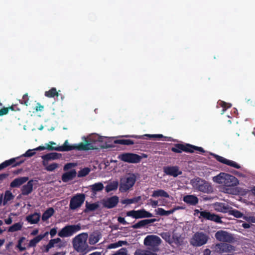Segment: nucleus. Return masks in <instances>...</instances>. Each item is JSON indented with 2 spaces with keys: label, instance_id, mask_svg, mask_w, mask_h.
Segmentation results:
<instances>
[{
  "label": "nucleus",
  "instance_id": "obj_26",
  "mask_svg": "<svg viewBox=\"0 0 255 255\" xmlns=\"http://www.w3.org/2000/svg\"><path fill=\"white\" fill-rule=\"evenodd\" d=\"M48 234V232H46L43 235H39L31 240L29 243V246L30 247H34L43 238L46 237Z\"/></svg>",
  "mask_w": 255,
  "mask_h": 255
},
{
  "label": "nucleus",
  "instance_id": "obj_22",
  "mask_svg": "<svg viewBox=\"0 0 255 255\" xmlns=\"http://www.w3.org/2000/svg\"><path fill=\"white\" fill-rule=\"evenodd\" d=\"M119 202V198L114 196L108 198L105 202V207H115Z\"/></svg>",
  "mask_w": 255,
  "mask_h": 255
},
{
  "label": "nucleus",
  "instance_id": "obj_21",
  "mask_svg": "<svg viewBox=\"0 0 255 255\" xmlns=\"http://www.w3.org/2000/svg\"><path fill=\"white\" fill-rule=\"evenodd\" d=\"M33 182V180H30L26 185L22 186L21 191L23 195H27L32 191Z\"/></svg>",
  "mask_w": 255,
  "mask_h": 255
},
{
  "label": "nucleus",
  "instance_id": "obj_43",
  "mask_svg": "<svg viewBox=\"0 0 255 255\" xmlns=\"http://www.w3.org/2000/svg\"><path fill=\"white\" fill-rule=\"evenodd\" d=\"M134 255H156L154 253H153L148 251L138 250L136 251L134 253Z\"/></svg>",
  "mask_w": 255,
  "mask_h": 255
},
{
  "label": "nucleus",
  "instance_id": "obj_12",
  "mask_svg": "<svg viewBox=\"0 0 255 255\" xmlns=\"http://www.w3.org/2000/svg\"><path fill=\"white\" fill-rule=\"evenodd\" d=\"M163 170L165 174L174 177H177L182 173V171L179 170V168L177 166H165L163 167Z\"/></svg>",
  "mask_w": 255,
  "mask_h": 255
},
{
  "label": "nucleus",
  "instance_id": "obj_63",
  "mask_svg": "<svg viewBox=\"0 0 255 255\" xmlns=\"http://www.w3.org/2000/svg\"><path fill=\"white\" fill-rule=\"evenodd\" d=\"M125 136V137H134V138H136L137 139H140V138H142L143 136L133 135H126Z\"/></svg>",
  "mask_w": 255,
  "mask_h": 255
},
{
  "label": "nucleus",
  "instance_id": "obj_46",
  "mask_svg": "<svg viewBox=\"0 0 255 255\" xmlns=\"http://www.w3.org/2000/svg\"><path fill=\"white\" fill-rule=\"evenodd\" d=\"M60 241H61V239L60 238H56V239H52L49 241V242L48 243V244L47 245H48L49 248H52L54 246V245L56 244L59 243Z\"/></svg>",
  "mask_w": 255,
  "mask_h": 255
},
{
  "label": "nucleus",
  "instance_id": "obj_45",
  "mask_svg": "<svg viewBox=\"0 0 255 255\" xmlns=\"http://www.w3.org/2000/svg\"><path fill=\"white\" fill-rule=\"evenodd\" d=\"M58 167V164L57 163H53L52 164H49L48 166H46L45 167V169L48 171H53Z\"/></svg>",
  "mask_w": 255,
  "mask_h": 255
},
{
  "label": "nucleus",
  "instance_id": "obj_17",
  "mask_svg": "<svg viewBox=\"0 0 255 255\" xmlns=\"http://www.w3.org/2000/svg\"><path fill=\"white\" fill-rule=\"evenodd\" d=\"M238 184L239 181L236 177L227 173V176L223 185L226 187H233L237 186Z\"/></svg>",
  "mask_w": 255,
  "mask_h": 255
},
{
  "label": "nucleus",
  "instance_id": "obj_58",
  "mask_svg": "<svg viewBox=\"0 0 255 255\" xmlns=\"http://www.w3.org/2000/svg\"><path fill=\"white\" fill-rule=\"evenodd\" d=\"M85 207H86V208H88V207L96 208V207H99V205L98 204H96V203H93V204H89L88 202H86Z\"/></svg>",
  "mask_w": 255,
  "mask_h": 255
},
{
  "label": "nucleus",
  "instance_id": "obj_44",
  "mask_svg": "<svg viewBox=\"0 0 255 255\" xmlns=\"http://www.w3.org/2000/svg\"><path fill=\"white\" fill-rule=\"evenodd\" d=\"M21 227L22 225L20 223H15L9 228L8 231L11 232H15L20 230Z\"/></svg>",
  "mask_w": 255,
  "mask_h": 255
},
{
  "label": "nucleus",
  "instance_id": "obj_16",
  "mask_svg": "<svg viewBox=\"0 0 255 255\" xmlns=\"http://www.w3.org/2000/svg\"><path fill=\"white\" fill-rule=\"evenodd\" d=\"M189 143L182 144V143H176L174 144V146L171 148V150L175 153H180L182 151L189 153L191 150L189 149Z\"/></svg>",
  "mask_w": 255,
  "mask_h": 255
},
{
  "label": "nucleus",
  "instance_id": "obj_6",
  "mask_svg": "<svg viewBox=\"0 0 255 255\" xmlns=\"http://www.w3.org/2000/svg\"><path fill=\"white\" fill-rule=\"evenodd\" d=\"M191 182L194 186L196 187L198 190L201 192L208 193L212 189V187L208 182L204 180L201 179L199 177L196 178L195 181L192 180Z\"/></svg>",
  "mask_w": 255,
  "mask_h": 255
},
{
  "label": "nucleus",
  "instance_id": "obj_9",
  "mask_svg": "<svg viewBox=\"0 0 255 255\" xmlns=\"http://www.w3.org/2000/svg\"><path fill=\"white\" fill-rule=\"evenodd\" d=\"M85 200V195L84 194H77L73 196L70 200L69 207H80Z\"/></svg>",
  "mask_w": 255,
  "mask_h": 255
},
{
  "label": "nucleus",
  "instance_id": "obj_38",
  "mask_svg": "<svg viewBox=\"0 0 255 255\" xmlns=\"http://www.w3.org/2000/svg\"><path fill=\"white\" fill-rule=\"evenodd\" d=\"M54 213L53 208H49L43 214L42 219L43 221H46L49 219Z\"/></svg>",
  "mask_w": 255,
  "mask_h": 255
},
{
  "label": "nucleus",
  "instance_id": "obj_37",
  "mask_svg": "<svg viewBox=\"0 0 255 255\" xmlns=\"http://www.w3.org/2000/svg\"><path fill=\"white\" fill-rule=\"evenodd\" d=\"M174 209L165 211L163 208H157L156 213L161 216H168L174 212Z\"/></svg>",
  "mask_w": 255,
  "mask_h": 255
},
{
  "label": "nucleus",
  "instance_id": "obj_3",
  "mask_svg": "<svg viewBox=\"0 0 255 255\" xmlns=\"http://www.w3.org/2000/svg\"><path fill=\"white\" fill-rule=\"evenodd\" d=\"M136 180V177L133 173H129L122 178L120 180V190L122 192H126L131 188Z\"/></svg>",
  "mask_w": 255,
  "mask_h": 255
},
{
  "label": "nucleus",
  "instance_id": "obj_31",
  "mask_svg": "<svg viewBox=\"0 0 255 255\" xmlns=\"http://www.w3.org/2000/svg\"><path fill=\"white\" fill-rule=\"evenodd\" d=\"M40 215L35 213L27 217L26 219L30 224H36L38 222L40 219Z\"/></svg>",
  "mask_w": 255,
  "mask_h": 255
},
{
  "label": "nucleus",
  "instance_id": "obj_36",
  "mask_svg": "<svg viewBox=\"0 0 255 255\" xmlns=\"http://www.w3.org/2000/svg\"><path fill=\"white\" fill-rule=\"evenodd\" d=\"M91 187L93 192L95 193L96 192L102 191L104 188V186L102 183L99 182L92 185Z\"/></svg>",
  "mask_w": 255,
  "mask_h": 255
},
{
  "label": "nucleus",
  "instance_id": "obj_59",
  "mask_svg": "<svg viewBox=\"0 0 255 255\" xmlns=\"http://www.w3.org/2000/svg\"><path fill=\"white\" fill-rule=\"evenodd\" d=\"M44 107L40 105V103H37V106L35 107V110L36 111H41L43 110Z\"/></svg>",
  "mask_w": 255,
  "mask_h": 255
},
{
  "label": "nucleus",
  "instance_id": "obj_48",
  "mask_svg": "<svg viewBox=\"0 0 255 255\" xmlns=\"http://www.w3.org/2000/svg\"><path fill=\"white\" fill-rule=\"evenodd\" d=\"M28 100H29V98H28L27 94H25L22 97V99L21 100H19V103L21 104H23V105H24L27 106Z\"/></svg>",
  "mask_w": 255,
  "mask_h": 255
},
{
  "label": "nucleus",
  "instance_id": "obj_56",
  "mask_svg": "<svg viewBox=\"0 0 255 255\" xmlns=\"http://www.w3.org/2000/svg\"><path fill=\"white\" fill-rule=\"evenodd\" d=\"M57 233V228H54L51 229L49 232V234L50 235L51 237H53Z\"/></svg>",
  "mask_w": 255,
  "mask_h": 255
},
{
  "label": "nucleus",
  "instance_id": "obj_8",
  "mask_svg": "<svg viewBox=\"0 0 255 255\" xmlns=\"http://www.w3.org/2000/svg\"><path fill=\"white\" fill-rule=\"evenodd\" d=\"M194 215L199 218H204L211 221H215L216 223H221V220L219 216L206 211H200L199 210H195Z\"/></svg>",
  "mask_w": 255,
  "mask_h": 255
},
{
  "label": "nucleus",
  "instance_id": "obj_51",
  "mask_svg": "<svg viewBox=\"0 0 255 255\" xmlns=\"http://www.w3.org/2000/svg\"><path fill=\"white\" fill-rule=\"evenodd\" d=\"M221 106L223 107V112H224L227 109L231 108L232 107V104L230 103H227L223 101H221Z\"/></svg>",
  "mask_w": 255,
  "mask_h": 255
},
{
  "label": "nucleus",
  "instance_id": "obj_29",
  "mask_svg": "<svg viewBox=\"0 0 255 255\" xmlns=\"http://www.w3.org/2000/svg\"><path fill=\"white\" fill-rule=\"evenodd\" d=\"M100 239V235L98 233H94L90 235L89 243L90 245H95L99 241Z\"/></svg>",
  "mask_w": 255,
  "mask_h": 255
},
{
  "label": "nucleus",
  "instance_id": "obj_11",
  "mask_svg": "<svg viewBox=\"0 0 255 255\" xmlns=\"http://www.w3.org/2000/svg\"><path fill=\"white\" fill-rule=\"evenodd\" d=\"M161 242L159 237L156 235L147 236L144 240V244L146 246L154 248L158 246Z\"/></svg>",
  "mask_w": 255,
  "mask_h": 255
},
{
  "label": "nucleus",
  "instance_id": "obj_15",
  "mask_svg": "<svg viewBox=\"0 0 255 255\" xmlns=\"http://www.w3.org/2000/svg\"><path fill=\"white\" fill-rule=\"evenodd\" d=\"M215 237L219 241L231 242L233 240L231 235L225 231H219L215 234Z\"/></svg>",
  "mask_w": 255,
  "mask_h": 255
},
{
  "label": "nucleus",
  "instance_id": "obj_53",
  "mask_svg": "<svg viewBox=\"0 0 255 255\" xmlns=\"http://www.w3.org/2000/svg\"><path fill=\"white\" fill-rule=\"evenodd\" d=\"M8 110H11L12 111L16 112L20 111V109L18 108V105L17 104L12 105L11 106L8 107Z\"/></svg>",
  "mask_w": 255,
  "mask_h": 255
},
{
  "label": "nucleus",
  "instance_id": "obj_2",
  "mask_svg": "<svg viewBox=\"0 0 255 255\" xmlns=\"http://www.w3.org/2000/svg\"><path fill=\"white\" fill-rule=\"evenodd\" d=\"M88 238V234L86 233H83L76 236L72 240L74 249L81 253L89 252L90 249L87 242Z\"/></svg>",
  "mask_w": 255,
  "mask_h": 255
},
{
  "label": "nucleus",
  "instance_id": "obj_39",
  "mask_svg": "<svg viewBox=\"0 0 255 255\" xmlns=\"http://www.w3.org/2000/svg\"><path fill=\"white\" fill-rule=\"evenodd\" d=\"M91 169L89 167H84L78 171L77 176L78 177H83L87 175Z\"/></svg>",
  "mask_w": 255,
  "mask_h": 255
},
{
  "label": "nucleus",
  "instance_id": "obj_25",
  "mask_svg": "<svg viewBox=\"0 0 255 255\" xmlns=\"http://www.w3.org/2000/svg\"><path fill=\"white\" fill-rule=\"evenodd\" d=\"M183 201L190 205L195 206L198 202V198L194 195H186L184 197Z\"/></svg>",
  "mask_w": 255,
  "mask_h": 255
},
{
  "label": "nucleus",
  "instance_id": "obj_14",
  "mask_svg": "<svg viewBox=\"0 0 255 255\" xmlns=\"http://www.w3.org/2000/svg\"><path fill=\"white\" fill-rule=\"evenodd\" d=\"M214 156L218 161L222 163L228 165L231 167H233L236 169L241 168V166L234 161L227 159L221 156L216 154H214Z\"/></svg>",
  "mask_w": 255,
  "mask_h": 255
},
{
  "label": "nucleus",
  "instance_id": "obj_23",
  "mask_svg": "<svg viewBox=\"0 0 255 255\" xmlns=\"http://www.w3.org/2000/svg\"><path fill=\"white\" fill-rule=\"evenodd\" d=\"M14 196L10 191H6L4 197L1 194L0 196V204L2 203L3 205H5L7 202L12 200Z\"/></svg>",
  "mask_w": 255,
  "mask_h": 255
},
{
  "label": "nucleus",
  "instance_id": "obj_57",
  "mask_svg": "<svg viewBox=\"0 0 255 255\" xmlns=\"http://www.w3.org/2000/svg\"><path fill=\"white\" fill-rule=\"evenodd\" d=\"M9 176L8 173H2L0 174V181H3Z\"/></svg>",
  "mask_w": 255,
  "mask_h": 255
},
{
  "label": "nucleus",
  "instance_id": "obj_62",
  "mask_svg": "<svg viewBox=\"0 0 255 255\" xmlns=\"http://www.w3.org/2000/svg\"><path fill=\"white\" fill-rule=\"evenodd\" d=\"M211 254V251L209 249H206L203 252V255H210Z\"/></svg>",
  "mask_w": 255,
  "mask_h": 255
},
{
  "label": "nucleus",
  "instance_id": "obj_60",
  "mask_svg": "<svg viewBox=\"0 0 255 255\" xmlns=\"http://www.w3.org/2000/svg\"><path fill=\"white\" fill-rule=\"evenodd\" d=\"M162 237L163 238L165 239L167 241H169L170 238V236H169L167 233H163L162 235Z\"/></svg>",
  "mask_w": 255,
  "mask_h": 255
},
{
  "label": "nucleus",
  "instance_id": "obj_20",
  "mask_svg": "<svg viewBox=\"0 0 255 255\" xmlns=\"http://www.w3.org/2000/svg\"><path fill=\"white\" fill-rule=\"evenodd\" d=\"M29 179L28 177H20L14 179L10 184L11 188H17L23 183H25Z\"/></svg>",
  "mask_w": 255,
  "mask_h": 255
},
{
  "label": "nucleus",
  "instance_id": "obj_34",
  "mask_svg": "<svg viewBox=\"0 0 255 255\" xmlns=\"http://www.w3.org/2000/svg\"><path fill=\"white\" fill-rule=\"evenodd\" d=\"M25 240V238L24 237H21L18 241L17 245L16 247L20 251H23L26 250L25 244H24Z\"/></svg>",
  "mask_w": 255,
  "mask_h": 255
},
{
  "label": "nucleus",
  "instance_id": "obj_7",
  "mask_svg": "<svg viewBox=\"0 0 255 255\" xmlns=\"http://www.w3.org/2000/svg\"><path fill=\"white\" fill-rule=\"evenodd\" d=\"M208 240V237L203 233H197L191 239L190 243L194 246H201L205 244Z\"/></svg>",
  "mask_w": 255,
  "mask_h": 255
},
{
  "label": "nucleus",
  "instance_id": "obj_64",
  "mask_svg": "<svg viewBox=\"0 0 255 255\" xmlns=\"http://www.w3.org/2000/svg\"><path fill=\"white\" fill-rule=\"evenodd\" d=\"M246 220L248 221H250L253 223H255V218L254 217H249L246 218Z\"/></svg>",
  "mask_w": 255,
  "mask_h": 255
},
{
  "label": "nucleus",
  "instance_id": "obj_4",
  "mask_svg": "<svg viewBox=\"0 0 255 255\" xmlns=\"http://www.w3.org/2000/svg\"><path fill=\"white\" fill-rule=\"evenodd\" d=\"M118 159L125 162L138 163L140 162L142 157L135 153L128 152L120 154Z\"/></svg>",
  "mask_w": 255,
  "mask_h": 255
},
{
  "label": "nucleus",
  "instance_id": "obj_5",
  "mask_svg": "<svg viewBox=\"0 0 255 255\" xmlns=\"http://www.w3.org/2000/svg\"><path fill=\"white\" fill-rule=\"evenodd\" d=\"M80 230V225L67 226L59 232L58 236L61 238L70 237Z\"/></svg>",
  "mask_w": 255,
  "mask_h": 255
},
{
  "label": "nucleus",
  "instance_id": "obj_49",
  "mask_svg": "<svg viewBox=\"0 0 255 255\" xmlns=\"http://www.w3.org/2000/svg\"><path fill=\"white\" fill-rule=\"evenodd\" d=\"M36 152H35V150L33 149H28L26 151V152L23 154L22 156L23 157H31L35 154Z\"/></svg>",
  "mask_w": 255,
  "mask_h": 255
},
{
  "label": "nucleus",
  "instance_id": "obj_35",
  "mask_svg": "<svg viewBox=\"0 0 255 255\" xmlns=\"http://www.w3.org/2000/svg\"><path fill=\"white\" fill-rule=\"evenodd\" d=\"M118 182H113V183L108 184L106 187L105 190L107 192H109L116 190L118 188Z\"/></svg>",
  "mask_w": 255,
  "mask_h": 255
},
{
  "label": "nucleus",
  "instance_id": "obj_33",
  "mask_svg": "<svg viewBox=\"0 0 255 255\" xmlns=\"http://www.w3.org/2000/svg\"><path fill=\"white\" fill-rule=\"evenodd\" d=\"M44 95L48 98H54L58 96V93L55 88H52L49 91H45Z\"/></svg>",
  "mask_w": 255,
  "mask_h": 255
},
{
  "label": "nucleus",
  "instance_id": "obj_42",
  "mask_svg": "<svg viewBox=\"0 0 255 255\" xmlns=\"http://www.w3.org/2000/svg\"><path fill=\"white\" fill-rule=\"evenodd\" d=\"M126 242L120 241L117 243L111 244L108 246V249H116L126 244Z\"/></svg>",
  "mask_w": 255,
  "mask_h": 255
},
{
  "label": "nucleus",
  "instance_id": "obj_47",
  "mask_svg": "<svg viewBox=\"0 0 255 255\" xmlns=\"http://www.w3.org/2000/svg\"><path fill=\"white\" fill-rule=\"evenodd\" d=\"M229 214L230 215H233L236 218H240L243 215L242 213L236 210H232L229 211Z\"/></svg>",
  "mask_w": 255,
  "mask_h": 255
},
{
  "label": "nucleus",
  "instance_id": "obj_27",
  "mask_svg": "<svg viewBox=\"0 0 255 255\" xmlns=\"http://www.w3.org/2000/svg\"><path fill=\"white\" fill-rule=\"evenodd\" d=\"M227 176V173H224V172H221L218 175L214 176L213 178V181L218 183V184H224V183H225V180Z\"/></svg>",
  "mask_w": 255,
  "mask_h": 255
},
{
  "label": "nucleus",
  "instance_id": "obj_52",
  "mask_svg": "<svg viewBox=\"0 0 255 255\" xmlns=\"http://www.w3.org/2000/svg\"><path fill=\"white\" fill-rule=\"evenodd\" d=\"M75 165H76L75 163H68L64 165V166L63 167V170L65 171H67L69 169H71L72 167H74V166H75Z\"/></svg>",
  "mask_w": 255,
  "mask_h": 255
},
{
  "label": "nucleus",
  "instance_id": "obj_55",
  "mask_svg": "<svg viewBox=\"0 0 255 255\" xmlns=\"http://www.w3.org/2000/svg\"><path fill=\"white\" fill-rule=\"evenodd\" d=\"M143 136H148L149 137H158L161 138L163 137L162 134H145Z\"/></svg>",
  "mask_w": 255,
  "mask_h": 255
},
{
  "label": "nucleus",
  "instance_id": "obj_1",
  "mask_svg": "<svg viewBox=\"0 0 255 255\" xmlns=\"http://www.w3.org/2000/svg\"><path fill=\"white\" fill-rule=\"evenodd\" d=\"M94 145L91 143L80 142L78 144H69L68 140H66L64 144L61 146L57 147L52 146L51 145L47 144L46 147L39 146L34 149L35 150L42 151L46 149L49 150H56L59 151H69L72 150L78 151L88 150L96 149Z\"/></svg>",
  "mask_w": 255,
  "mask_h": 255
},
{
  "label": "nucleus",
  "instance_id": "obj_30",
  "mask_svg": "<svg viewBox=\"0 0 255 255\" xmlns=\"http://www.w3.org/2000/svg\"><path fill=\"white\" fill-rule=\"evenodd\" d=\"M141 197L140 196L135 197L134 198H132L131 199H124L122 201L123 204H125L127 205L133 204V203H137L141 201Z\"/></svg>",
  "mask_w": 255,
  "mask_h": 255
},
{
  "label": "nucleus",
  "instance_id": "obj_32",
  "mask_svg": "<svg viewBox=\"0 0 255 255\" xmlns=\"http://www.w3.org/2000/svg\"><path fill=\"white\" fill-rule=\"evenodd\" d=\"M114 143L116 144H120L127 145H133L134 143L133 140L128 139H116L114 141Z\"/></svg>",
  "mask_w": 255,
  "mask_h": 255
},
{
  "label": "nucleus",
  "instance_id": "obj_50",
  "mask_svg": "<svg viewBox=\"0 0 255 255\" xmlns=\"http://www.w3.org/2000/svg\"><path fill=\"white\" fill-rule=\"evenodd\" d=\"M112 255H128V251L126 249L122 248L117 251L115 254Z\"/></svg>",
  "mask_w": 255,
  "mask_h": 255
},
{
  "label": "nucleus",
  "instance_id": "obj_19",
  "mask_svg": "<svg viewBox=\"0 0 255 255\" xmlns=\"http://www.w3.org/2000/svg\"><path fill=\"white\" fill-rule=\"evenodd\" d=\"M77 172L75 169L64 173L62 175V180L63 182H67L73 179L76 176Z\"/></svg>",
  "mask_w": 255,
  "mask_h": 255
},
{
  "label": "nucleus",
  "instance_id": "obj_41",
  "mask_svg": "<svg viewBox=\"0 0 255 255\" xmlns=\"http://www.w3.org/2000/svg\"><path fill=\"white\" fill-rule=\"evenodd\" d=\"M188 146L189 147V149L191 150V152H189V153H193L194 152V150L200 151L201 153L205 152L204 149L201 147L196 146L190 144H189V145H188Z\"/></svg>",
  "mask_w": 255,
  "mask_h": 255
},
{
  "label": "nucleus",
  "instance_id": "obj_28",
  "mask_svg": "<svg viewBox=\"0 0 255 255\" xmlns=\"http://www.w3.org/2000/svg\"><path fill=\"white\" fill-rule=\"evenodd\" d=\"M152 196L153 197H163L165 198H169V195L168 193L162 189H158L153 191Z\"/></svg>",
  "mask_w": 255,
  "mask_h": 255
},
{
  "label": "nucleus",
  "instance_id": "obj_18",
  "mask_svg": "<svg viewBox=\"0 0 255 255\" xmlns=\"http://www.w3.org/2000/svg\"><path fill=\"white\" fill-rule=\"evenodd\" d=\"M216 250L220 253L231 252L234 250V247L228 244L221 243L216 245Z\"/></svg>",
  "mask_w": 255,
  "mask_h": 255
},
{
  "label": "nucleus",
  "instance_id": "obj_61",
  "mask_svg": "<svg viewBox=\"0 0 255 255\" xmlns=\"http://www.w3.org/2000/svg\"><path fill=\"white\" fill-rule=\"evenodd\" d=\"M118 220L120 223H122L124 225L127 224V222L126 221L124 218L119 217Z\"/></svg>",
  "mask_w": 255,
  "mask_h": 255
},
{
  "label": "nucleus",
  "instance_id": "obj_10",
  "mask_svg": "<svg viewBox=\"0 0 255 255\" xmlns=\"http://www.w3.org/2000/svg\"><path fill=\"white\" fill-rule=\"evenodd\" d=\"M24 159H20V157L11 158L0 164V170L12 165V167H15L24 162Z\"/></svg>",
  "mask_w": 255,
  "mask_h": 255
},
{
  "label": "nucleus",
  "instance_id": "obj_13",
  "mask_svg": "<svg viewBox=\"0 0 255 255\" xmlns=\"http://www.w3.org/2000/svg\"><path fill=\"white\" fill-rule=\"evenodd\" d=\"M127 215L128 216H131L136 219L149 217L151 216V214L150 213L146 212L143 209L137 211L132 210L127 212Z\"/></svg>",
  "mask_w": 255,
  "mask_h": 255
},
{
  "label": "nucleus",
  "instance_id": "obj_40",
  "mask_svg": "<svg viewBox=\"0 0 255 255\" xmlns=\"http://www.w3.org/2000/svg\"><path fill=\"white\" fill-rule=\"evenodd\" d=\"M155 221V219L142 220V221L139 222L138 223H137V224H135L134 227V228H140L141 227L144 226L145 225H146L147 224L153 222Z\"/></svg>",
  "mask_w": 255,
  "mask_h": 255
},
{
  "label": "nucleus",
  "instance_id": "obj_24",
  "mask_svg": "<svg viewBox=\"0 0 255 255\" xmlns=\"http://www.w3.org/2000/svg\"><path fill=\"white\" fill-rule=\"evenodd\" d=\"M59 158V154L56 152H52L46 154L42 156L43 159V164L44 166L46 165L45 161H48L51 159H56Z\"/></svg>",
  "mask_w": 255,
  "mask_h": 255
},
{
  "label": "nucleus",
  "instance_id": "obj_54",
  "mask_svg": "<svg viewBox=\"0 0 255 255\" xmlns=\"http://www.w3.org/2000/svg\"><path fill=\"white\" fill-rule=\"evenodd\" d=\"M9 110L8 107H4L1 109H0V116H2L3 115H6Z\"/></svg>",
  "mask_w": 255,
  "mask_h": 255
}]
</instances>
